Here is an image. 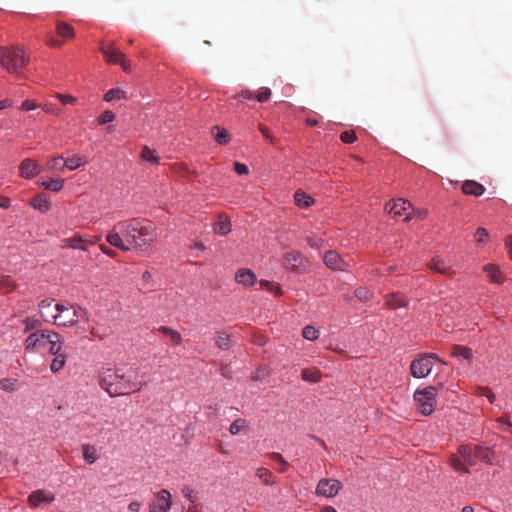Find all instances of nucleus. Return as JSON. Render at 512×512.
<instances>
[{
  "label": "nucleus",
  "instance_id": "obj_1",
  "mask_svg": "<svg viewBox=\"0 0 512 512\" xmlns=\"http://www.w3.org/2000/svg\"><path fill=\"white\" fill-rule=\"evenodd\" d=\"M116 227L121 231L130 250L145 252L152 246L156 238L154 225L143 218L123 220L118 222Z\"/></svg>",
  "mask_w": 512,
  "mask_h": 512
},
{
  "label": "nucleus",
  "instance_id": "obj_2",
  "mask_svg": "<svg viewBox=\"0 0 512 512\" xmlns=\"http://www.w3.org/2000/svg\"><path fill=\"white\" fill-rule=\"evenodd\" d=\"M99 384L112 397L139 391L144 385L136 380L134 371L124 368L103 369L99 375Z\"/></svg>",
  "mask_w": 512,
  "mask_h": 512
},
{
  "label": "nucleus",
  "instance_id": "obj_3",
  "mask_svg": "<svg viewBox=\"0 0 512 512\" xmlns=\"http://www.w3.org/2000/svg\"><path fill=\"white\" fill-rule=\"evenodd\" d=\"M494 452L490 447L483 445H460L457 452L449 458V463L457 472L469 473V466H475L478 461L485 464H493Z\"/></svg>",
  "mask_w": 512,
  "mask_h": 512
},
{
  "label": "nucleus",
  "instance_id": "obj_4",
  "mask_svg": "<svg viewBox=\"0 0 512 512\" xmlns=\"http://www.w3.org/2000/svg\"><path fill=\"white\" fill-rule=\"evenodd\" d=\"M29 61V56L20 45L0 47V65L18 78L23 76L22 70L29 64Z\"/></svg>",
  "mask_w": 512,
  "mask_h": 512
},
{
  "label": "nucleus",
  "instance_id": "obj_5",
  "mask_svg": "<svg viewBox=\"0 0 512 512\" xmlns=\"http://www.w3.org/2000/svg\"><path fill=\"white\" fill-rule=\"evenodd\" d=\"M54 309L57 311L56 314H51V319L54 320V324L63 327L74 326L80 317H86L87 311L84 309H73L64 306L63 304H55Z\"/></svg>",
  "mask_w": 512,
  "mask_h": 512
},
{
  "label": "nucleus",
  "instance_id": "obj_6",
  "mask_svg": "<svg viewBox=\"0 0 512 512\" xmlns=\"http://www.w3.org/2000/svg\"><path fill=\"white\" fill-rule=\"evenodd\" d=\"M438 389L435 386H428L422 390H416L414 401L417 404V410L424 416L431 415L435 409L436 396Z\"/></svg>",
  "mask_w": 512,
  "mask_h": 512
},
{
  "label": "nucleus",
  "instance_id": "obj_7",
  "mask_svg": "<svg viewBox=\"0 0 512 512\" xmlns=\"http://www.w3.org/2000/svg\"><path fill=\"white\" fill-rule=\"evenodd\" d=\"M438 361L441 364H446L443 360H441L434 353H423L420 354L416 359H414L410 364V372L411 375L415 378H425L427 377L434 365V361Z\"/></svg>",
  "mask_w": 512,
  "mask_h": 512
},
{
  "label": "nucleus",
  "instance_id": "obj_8",
  "mask_svg": "<svg viewBox=\"0 0 512 512\" xmlns=\"http://www.w3.org/2000/svg\"><path fill=\"white\" fill-rule=\"evenodd\" d=\"M100 52L105 57V60L114 65H120L125 72L131 70V64L125 54L121 52L113 42H103L100 46Z\"/></svg>",
  "mask_w": 512,
  "mask_h": 512
},
{
  "label": "nucleus",
  "instance_id": "obj_9",
  "mask_svg": "<svg viewBox=\"0 0 512 512\" xmlns=\"http://www.w3.org/2000/svg\"><path fill=\"white\" fill-rule=\"evenodd\" d=\"M172 495L167 489L154 493L148 504L149 512H169L172 507Z\"/></svg>",
  "mask_w": 512,
  "mask_h": 512
},
{
  "label": "nucleus",
  "instance_id": "obj_10",
  "mask_svg": "<svg viewBox=\"0 0 512 512\" xmlns=\"http://www.w3.org/2000/svg\"><path fill=\"white\" fill-rule=\"evenodd\" d=\"M342 488L343 484L341 481L334 478H323L318 482L315 493L318 496L333 498L338 495Z\"/></svg>",
  "mask_w": 512,
  "mask_h": 512
},
{
  "label": "nucleus",
  "instance_id": "obj_11",
  "mask_svg": "<svg viewBox=\"0 0 512 512\" xmlns=\"http://www.w3.org/2000/svg\"><path fill=\"white\" fill-rule=\"evenodd\" d=\"M307 264V258L298 251L287 253L283 258V266L288 270L302 272Z\"/></svg>",
  "mask_w": 512,
  "mask_h": 512
},
{
  "label": "nucleus",
  "instance_id": "obj_12",
  "mask_svg": "<svg viewBox=\"0 0 512 512\" xmlns=\"http://www.w3.org/2000/svg\"><path fill=\"white\" fill-rule=\"evenodd\" d=\"M325 265L332 270H345L350 266L351 260L342 258L336 251H328L323 257Z\"/></svg>",
  "mask_w": 512,
  "mask_h": 512
},
{
  "label": "nucleus",
  "instance_id": "obj_13",
  "mask_svg": "<svg viewBox=\"0 0 512 512\" xmlns=\"http://www.w3.org/2000/svg\"><path fill=\"white\" fill-rule=\"evenodd\" d=\"M41 166L31 158L24 159L19 166V174L24 179H31L40 174Z\"/></svg>",
  "mask_w": 512,
  "mask_h": 512
},
{
  "label": "nucleus",
  "instance_id": "obj_14",
  "mask_svg": "<svg viewBox=\"0 0 512 512\" xmlns=\"http://www.w3.org/2000/svg\"><path fill=\"white\" fill-rule=\"evenodd\" d=\"M106 241L113 247L123 251H130V246L127 244L126 240L121 234V231L114 226L112 230H110L106 236Z\"/></svg>",
  "mask_w": 512,
  "mask_h": 512
},
{
  "label": "nucleus",
  "instance_id": "obj_15",
  "mask_svg": "<svg viewBox=\"0 0 512 512\" xmlns=\"http://www.w3.org/2000/svg\"><path fill=\"white\" fill-rule=\"evenodd\" d=\"M47 331H36L31 333L25 340V350L32 352L37 347L46 344Z\"/></svg>",
  "mask_w": 512,
  "mask_h": 512
},
{
  "label": "nucleus",
  "instance_id": "obj_16",
  "mask_svg": "<svg viewBox=\"0 0 512 512\" xmlns=\"http://www.w3.org/2000/svg\"><path fill=\"white\" fill-rule=\"evenodd\" d=\"M55 500V495L44 490L33 491L27 501L31 507H38L42 503H51Z\"/></svg>",
  "mask_w": 512,
  "mask_h": 512
},
{
  "label": "nucleus",
  "instance_id": "obj_17",
  "mask_svg": "<svg viewBox=\"0 0 512 512\" xmlns=\"http://www.w3.org/2000/svg\"><path fill=\"white\" fill-rule=\"evenodd\" d=\"M62 248L79 249L82 251H88L87 241L81 234L76 233L70 238L62 240Z\"/></svg>",
  "mask_w": 512,
  "mask_h": 512
},
{
  "label": "nucleus",
  "instance_id": "obj_18",
  "mask_svg": "<svg viewBox=\"0 0 512 512\" xmlns=\"http://www.w3.org/2000/svg\"><path fill=\"white\" fill-rule=\"evenodd\" d=\"M427 266L430 270L439 273L441 275H448L452 276L455 274V271L445 263L444 260L434 257L430 260L429 263H427Z\"/></svg>",
  "mask_w": 512,
  "mask_h": 512
},
{
  "label": "nucleus",
  "instance_id": "obj_19",
  "mask_svg": "<svg viewBox=\"0 0 512 512\" xmlns=\"http://www.w3.org/2000/svg\"><path fill=\"white\" fill-rule=\"evenodd\" d=\"M46 344L49 345L48 352L51 355H59L63 354L62 352V342L60 340V335L57 332L47 331Z\"/></svg>",
  "mask_w": 512,
  "mask_h": 512
},
{
  "label": "nucleus",
  "instance_id": "obj_20",
  "mask_svg": "<svg viewBox=\"0 0 512 512\" xmlns=\"http://www.w3.org/2000/svg\"><path fill=\"white\" fill-rule=\"evenodd\" d=\"M385 305L390 309H398L401 307H407L408 301L405 299L403 294L399 292H393L385 295Z\"/></svg>",
  "mask_w": 512,
  "mask_h": 512
},
{
  "label": "nucleus",
  "instance_id": "obj_21",
  "mask_svg": "<svg viewBox=\"0 0 512 512\" xmlns=\"http://www.w3.org/2000/svg\"><path fill=\"white\" fill-rule=\"evenodd\" d=\"M411 207L410 202L404 199H397L393 201V203H388L385 206V209L390 213L396 216L404 215L405 212Z\"/></svg>",
  "mask_w": 512,
  "mask_h": 512
},
{
  "label": "nucleus",
  "instance_id": "obj_22",
  "mask_svg": "<svg viewBox=\"0 0 512 512\" xmlns=\"http://www.w3.org/2000/svg\"><path fill=\"white\" fill-rule=\"evenodd\" d=\"M235 280L244 287H251L256 282V276L250 269H239L236 272Z\"/></svg>",
  "mask_w": 512,
  "mask_h": 512
},
{
  "label": "nucleus",
  "instance_id": "obj_23",
  "mask_svg": "<svg viewBox=\"0 0 512 512\" xmlns=\"http://www.w3.org/2000/svg\"><path fill=\"white\" fill-rule=\"evenodd\" d=\"M30 204L33 208L45 213L51 208V200L45 193L37 194L31 201Z\"/></svg>",
  "mask_w": 512,
  "mask_h": 512
},
{
  "label": "nucleus",
  "instance_id": "obj_24",
  "mask_svg": "<svg viewBox=\"0 0 512 512\" xmlns=\"http://www.w3.org/2000/svg\"><path fill=\"white\" fill-rule=\"evenodd\" d=\"M462 191L467 195L481 196L484 193L485 188L482 184L476 181L467 180L462 184Z\"/></svg>",
  "mask_w": 512,
  "mask_h": 512
},
{
  "label": "nucleus",
  "instance_id": "obj_25",
  "mask_svg": "<svg viewBox=\"0 0 512 512\" xmlns=\"http://www.w3.org/2000/svg\"><path fill=\"white\" fill-rule=\"evenodd\" d=\"M214 231L216 234L222 236L227 235L231 231V223L226 215L221 214L218 216V219L214 224Z\"/></svg>",
  "mask_w": 512,
  "mask_h": 512
},
{
  "label": "nucleus",
  "instance_id": "obj_26",
  "mask_svg": "<svg viewBox=\"0 0 512 512\" xmlns=\"http://www.w3.org/2000/svg\"><path fill=\"white\" fill-rule=\"evenodd\" d=\"M484 272L487 274L489 280L493 283L500 284L503 282V276L499 268L494 264L484 266Z\"/></svg>",
  "mask_w": 512,
  "mask_h": 512
},
{
  "label": "nucleus",
  "instance_id": "obj_27",
  "mask_svg": "<svg viewBox=\"0 0 512 512\" xmlns=\"http://www.w3.org/2000/svg\"><path fill=\"white\" fill-rule=\"evenodd\" d=\"M158 331L161 334H163L165 337L169 338L170 341L174 345H180L181 344L182 336H181V334L178 331H176V330H174V329H172V328H170L168 326H160L158 328Z\"/></svg>",
  "mask_w": 512,
  "mask_h": 512
},
{
  "label": "nucleus",
  "instance_id": "obj_28",
  "mask_svg": "<svg viewBox=\"0 0 512 512\" xmlns=\"http://www.w3.org/2000/svg\"><path fill=\"white\" fill-rule=\"evenodd\" d=\"M38 185L45 190L53 191V192H59L64 187V179L62 178H55L51 179L49 181H40L38 182Z\"/></svg>",
  "mask_w": 512,
  "mask_h": 512
},
{
  "label": "nucleus",
  "instance_id": "obj_29",
  "mask_svg": "<svg viewBox=\"0 0 512 512\" xmlns=\"http://www.w3.org/2000/svg\"><path fill=\"white\" fill-rule=\"evenodd\" d=\"M56 33L58 36L65 38V39H72L75 37L74 28L66 22H59L57 24Z\"/></svg>",
  "mask_w": 512,
  "mask_h": 512
},
{
  "label": "nucleus",
  "instance_id": "obj_30",
  "mask_svg": "<svg viewBox=\"0 0 512 512\" xmlns=\"http://www.w3.org/2000/svg\"><path fill=\"white\" fill-rule=\"evenodd\" d=\"M294 200L295 203L301 208H307L314 203L313 198L302 190L295 192Z\"/></svg>",
  "mask_w": 512,
  "mask_h": 512
},
{
  "label": "nucleus",
  "instance_id": "obj_31",
  "mask_svg": "<svg viewBox=\"0 0 512 512\" xmlns=\"http://www.w3.org/2000/svg\"><path fill=\"white\" fill-rule=\"evenodd\" d=\"M83 458L88 464H93L97 461L98 455L95 446L91 444L82 445Z\"/></svg>",
  "mask_w": 512,
  "mask_h": 512
},
{
  "label": "nucleus",
  "instance_id": "obj_32",
  "mask_svg": "<svg viewBox=\"0 0 512 512\" xmlns=\"http://www.w3.org/2000/svg\"><path fill=\"white\" fill-rule=\"evenodd\" d=\"M215 343L219 349L227 350L232 343L231 335L225 331H219L216 334Z\"/></svg>",
  "mask_w": 512,
  "mask_h": 512
},
{
  "label": "nucleus",
  "instance_id": "obj_33",
  "mask_svg": "<svg viewBox=\"0 0 512 512\" xmlns=\"http://www.w3.org/2000/svg\"><path fill=\"white\" fill-rule=\"evenodd\" d=\"M451 354L454 357L462 358L468 361L471 360L473 356L472 349L461 345H453Z\"/></svg>",
  "mask_w": 512,
  "mask_h": 512
},
{
  "label": "nucleus",
  "instance_id": "obj_34",
  "mask_svg": "<svg viewBox=\"0 0 512 512\" xmlns=\"http://www.w3.org/2000/svg\"><path fill=\"white\" fill-rule=\"evenodd\" d=\"M64 158L62 156H57L52 158L47 162L46 170L48 172H63L65 169Z\"/></svg>",
  "mask_w": 512,
  "mask_h": 512
},
{
  "label": "nucleus",
  "instance_id": "obj_35",
  "mask_svg": "<svg viewBox=\"0 0 512 512\" xmlns=\"http://www.w3.org/2000/svg\"><path fill=\"white\" fill-rule=\"evenodd\" d=\"M301 378L309 383H317L321 379V372L318 369H303Z\"/></svg>",
  "mask_w": 512,
  "mask_h": 512
},
{
  "label": "nucleus",
  "instance_id": "obj_36",
  "mask_svg": "<svg viewBox=\"0 0 512 512\" xmlns=\"http://www.w3.org/2000/svg\"><path fill=\"white\" fill-rule=\"evenodd\" d=\"M63 161H64L65 168H68L70 171H74V170L78 169L80 166H82L85 163L83 157H81L79 155H73L67 159H64Z\"/></svg>",
  "mask_w": 512,
  "mask_h": 512
},
{
  "label": "nucleus",
  "instance_id": "obj_37",
  "mask_svg": "<svg viewBox=\"0 0 512 512\" xmlns=\"http://www.w3.org/2000/svg\"><path fill=\"white\" fill-rule=\"evenodd\" d=\"M257 477L263 482V484L267 486H271L274 484L273 474L267 468H258L256 472Z\"/></svg>",
  "mask_w": 512,
  "mask_h": 512
},
{
  "label": "nucleus",
  "instance_id": "obj_38",
  "mask_svg": "<svg viewBox=\"0 0 512 512\" xmlns=\"http://www.w3.org/2000/svg\"><path fill=\"white\" fill-rule=\"evenodd\" d=\"M53 300H43L39 304V310L43 318L47 320V318H51V314L53 313Z\"/></svg>",
  "mask_w": 512,
  "mask_h": 512
},
{
  "label": "nucleus",
  "instance_id": "obj_39",
  "mask_svg": "<svg viewBox=\"0 0 512 512\" xmlns=\"http://www.w3.org/2000/svg\"><path fill=\"white\" fill-rule=\"evenodd\" d=\"M66 357V353L55 355L50 365V369L53 373L59 372L65 366Z\"/></svg>",
  "mask_w": 512,
  "mask_h": 512
},
{
  "label": "nucleus",
  "instance_id": "obj_40",
  "mask_svg": "<svg viewBox=\"0 0 512 512\" xmlns=\"http://www.w3.org/2000/svg\"><path fill=\"white\" fill-rule=\"evenodd\" d=\"M215 130L216 132L214 133L213 137L217 143L223 145L230 141V136L226 129L216 126Z\"/></svg>",
  "mask_w": 512,
  "mask_h": 512
},
{
  "label": "nucleus",
  "instance_id": "obj_41",
  "mask_svg": "<svg viewBox=\"0 0 512 512\" xmlns=\"http://www.w3.org/2000/svg\"><path fill=\"white\" fill-rule=\"evenodd\" d=\"M141 157L143 160L153 164H157L159 161L158 156L156 155V151L147 146L142 149Z\"/></svg>",
  "mask_w": 512,
  "mask_h": 512
},
{
  "label": "nucleus",
  "instance_id": "obj_42",
  "mask_svg": "<svg viewBox=\"0 0 512 512\" xmlns=\"http://www.w3.org/2000/svg\"><path fill=\"white\" fill-rule=\"evenodd\" d=\"M124 95L125 92L120 88H113L105 93L104 100L107 102H111L116 99H121L122 97H124Z\"/></svg>",
  "mask_w": 512,
  "mask_h": 512
},
{
  "label": "nucleus",
  "instance_id": "obj_43",
  "mask_svg": "<svg viewBox=\"0 0 512 512\" xmlns=\"http://www.w3.org/2000/svg\"><path fill=\"white\" fill-rule=\"evenodd\" d=\"M302 336L307 340H315L319 336V331L313 326H305L302 330Z\"/></svg>",
  "mask_w": 512,
  "mask_h": 512
},
{
  "label": "nucleus",
  "instance_id": "obj_44",
  "mask_svg": "<svg viewBox=\"0 0 512 512\" xmlns=\"http://www.w3.org/2000/svg\"><path fill=\"white\" fill-rule=\"evenodd\" d=\"M271 97V90L267 87H261L255 92V98L259 102H265Z\"/></svg>",
  "mask_w": 512,
  "mask_h": 512
},
{
  "label": "nucleus",
  "instance_id": "obj_45",
  "mask_svg": "<svg viewBox=\"0 0 512 512\" xmlns=\"http://www.w3.org/2000/svg\"><path fill=\"white\" fill-rule=\"evenodd\" d=\"M246 426V421L244 419H236L230 425L229 431L232 435H237L240 431Z\"/></svg>",
  "mask_w": 512,
  "mask_h": 512
},
{
  "label": "nucleus",
  "instance_id": "obj_46",
  "mask_svg": "<svg viewBox=\"0 0 512 512\" xmlns=\"http://www.w3.org/2000/svg\"><path fill=\"white\" fill-rule=\"evenodd\" d=\"M25 332L32 331L41 327L42 323L36 318H26L24 321Z\"/></svg>",
  "mask_w": 512,
  "mask_h": 512
},
{
  "label": "nucleus",
  "instance_id": "obj_47",
  "mask_svg": "<svg viewBox=\"0 0 512 512\" xmlns=\"http://www.w3.org/2000/svg\"><path fill=\"white\" fill-rule=\"evenodd\" d=\"M183 496L187 498L192 504H196L198 498L197 493L189 486H184L181 490Z\"/></svg>",
  "mask_w": 512,
  "mask_h": 512
},
{
  "label": "nucleus",
  "instance_id": "obj_48",
  "mask_svg": "<svg viewBox=\"0 0 512 512\" xmlns=\"http://www.w3.org/2000/svg\"><path fill=\"white\" fill-rule=\"evenodd\" d=\"M270 458L281 465L280 472H284L289 465L280 453L273 452L270 454Z\"/></svg>",
  "mask_w": 512,
  "mask_h": 512
},
{
  "label": "nucleus",
  "instance_id": "obj_49",
  "mask_svg": "<svg viewBox=\"0 0 512 512\" xmlns=\"http://www.w3.org/2000/svg\"><path fill=\"white\" fill-rule=\"evenodd\" d=\"M114 119H115V114L112 111L107 110L99 116L98 122L100 125H104V124L112 122Z\"/></svg>",
  "mask_w": 512,
  "mask_h": 512
},
{
  "label": "nucleus",
  "instance_id": "obj_50",
  "mask_svg": "<svg viewBox=\"0 0 512 512\" xmlns=\"http://www.w3.org/2000/svg\"><path fill=\"white\" fill-rule=\"evenodd\" d=\"M340 139L344 143H353L356 141L357 136L354 131H344L341 133Z\"/></svg>",
  "mask_w": 512,
  "mask_h": 512
},
{
  "label": "nucleus",
  "instance_id": "obj_51",
  "mask_svg": "<svg viewBox=\"0 0 512 512\" xmlns=\"http://www.w3.org/2000/svg\"><path fill=\"white\" fill-rule=\"evenodd\" d=\"M488 237V231L485 228H478L475 233V238L478 243H484Z\"/></svg>",
  "mask_w": 512,
  "mask_h": 512
},
{
  "label": "nucleus",
  "instance_id": "obj_52",
  "mask_svg": "<svg viewBox=\"0 0 512 512\" xmlns=\"http://www.w3.org/2000/svg\"><path fill=\"white\" fill-rule=\"evenodd\" d=\"M38 107H40V104H37L36 102H34L32 100H25L22 102L20 108L23 111H30V110H34Z\"/></svg>",
  "mask_w": 512,
  "mask_h": 512
},
{
  "label": "nucleus",
  "instance_id": "obj_53",
  "mask_svg": "<svg viewBox=\"0 0 512 512\" xmlns=\"http://www.w3.org/2000/svg\"><path fill=\"white\" fill-rule=\"evenodd\" d=\"M234 170L239 175H246L249 173V168L247 165L239 162L234 163Z\"/></svg>",
  "mask_w": 512,
  "mask_h": 512
},
{
  "label": "nucleus",
  "instance_id": "obj_54",
  "mask_svg": "<svg viewBox=\"0 0 512 512\" xmlns=\"http://www.w3.org/2000/svg\"><path fill=\"white\" fill-rule=\"evenodd\" d=\"M57 98L63 103V104H74L76 102V98H74L71 95H63L58 94Z\"/></svg>",
  "mask_w": 512,
  "mask_h": 512
},
{
  "label": "nucleus",
  "instance_id": "obj_55",
  "mask_svg": "<svg viewBox=\"0 0 512 512\" xmlns=\"http://www.w3.org/2000/svg\"><path fill=\"white\" fill-rule=\"evenodd\" d=\"M99 248L105 255L111 258H115L117 256V253L113 249L107 247L105 244H100Z\"/></svg>",
  "mask_w": 512,
  "mask_h": 512
},
{
  "label": "nucleus",
  "instance_id": "obj_56",
  "mask_svg": "<svg viewBox=\"0 0 512 512\" xmlns=\"http://www.w3.org/2000/svg\"><path fill=\"white\" fill-rule=\"evenodd\" d=\"M254 97H255V92H252L250 90H244L235 96V98H242L244 100H251Z\"/></svg>",
  "mask_w": 512,
  "mask_h": 512
},
{
  "label": "nucleus",
  "instance_id": "obj_57",
  "mask_svg": "<svg viewBox=\"0 0 512 512\" xmlns=\"http://www.w3.org/2000/svg\"><path fill=\"white\" fill-rule=\"evenodd\" d=\"M258 128H259V131L262 133V135H263L267 140H269L270 142H273V138H272V136H271V134H270V131H269V129H268L266 126H264V125H259V127H258Z\"/></svg>",
  "mask_w": 512,
  "mask_h": 512
},
{
  "label": "nucleus",
  "instance_id": "obj_58",
  "mask_svg": "<svg viewBox=\"0 0 512 512\" xmlns=\"http://www.w3.org/2000/svg\"><path fill=\"white\" fill-rule=\"evenodd\" d=\"M187 512H204V507L202 504L199 503L191 504L188 507Z\"/></svg>",
  "mask_w": 512,
  "mask_h": 512
},
{
  "label": "nucleus",
  "instance_id": "obj_59",
  "mask_svg": "<svg viewBox=\"0 0 512 512\" xmlns=\"http://www.w3.org/2000/svg\"><path fill=\"white\" fill-rule=\"evenodd\" d=\"M142 507V504L139 501H132L128 505V509L132 512H138Z\"/></svg>",
  "mask_w": 512,
  "mask_h": 512
},
{
  "label": "nucleus",
  "instance_id": "obj_60",
  "mask_svg": "<svg viewBox=\"0 0 512 512\" xmlns=\"http://www.w3.org/2000/svg\"><path fill=\"white\" fill-rule=\"evenodd\" d=\"M41 107L47 113H51V114H58L59 113L58 109L56 107H54L52 104H45V105H43Z\"/></svg>",
  "mask_w": 512,
  "mask_h": 512
},
{
  "label": "nucleus",
  "instance_id": "obj_61",
  "mask_svg": "<svg viewBox=\"0 0 512 512\" xmlns=\"http://www.w3.org/2000/svg\"><path fill=\"white\" fill-rule=\"evenodd\" d=\"M308 244L312 247V248H317L319 249L320 248V245L321 243L323 242V240L321 239H313V238H308Z\"/></svg>",
  "mask_w": 512,
  "mask_h": 512
},
{
  "label": "nucleus",
  "instance_id": "obj_62",
  "mask_svg": "<svg viewBox=\"0 0 512 512\" xmlns=\"http://www.w3.org/2000/svg\"><path fill=\"white\" fill-rule=\"evenodd\" d=\"M505 245H506V248L508 249V254H509L510 258L512 259V236L506 237Z\"/></svg>",
  "mask_w": 512,
  "mask_h": 512
},
{
  "label": "nucleus",
  "instance_id": "obj_63",
  "mask_svg": "<svg viewBox=\"0 0 512 512\" xmlns=\"http://www.w3.org/2000/svg\"><path fill=\"white\" fill-rule=\"evenodd\" d=\"M10 207V199L0 195V208H9Z\"/></svg>",
  "mask_w": 512,
  "mask_h": 512
},
{
  "label": "nucleus",
  "instance_id": "obj_64",
  "mask_svg": "<svg viewBox=\"0 0 512 512\" xmlns=\"http://www.w3.org/2000/svg\"><path fill=\"white\" fill-rule=\"evenodd\" d=\"M48 45L51 46V47H60L62 45V42L55 39L54 37H49L48 41H47Z\"/></svg>",
  "mask_w": 512,
  "mask_h": 512
}]
</instances>
